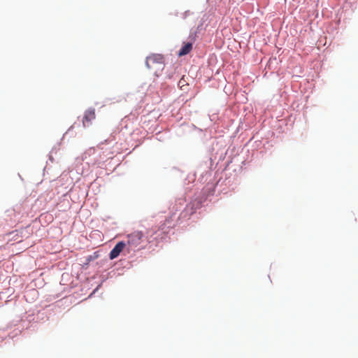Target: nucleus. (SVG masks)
<instances>
[{"label": "nucleus", "instance_id": "obj_5", "mask_svg": "<svg viewBox=\"0 0 358 358\" xmlns=\"http://www.w3.org/2000/svg\"><path fill=\"white\" fill-rule=\"evenodd\" d=\"M96 155L97 157H99L98 158H95L94 159L93 162H92V164L94 165V164H100L101 163L103 162L107 157L105 156L104 157H101V153L100 152H99L98 150H96L94 148H90L87 152L85 153V158H87L86 155Z\"/></svg>", "mask_w": 358, "mask_h": 358}, {"label": "nucleus", "instance_id": "obj_2", "mask_svg": "<svg viewBox=\"0 0 358 358\" xmlns=\"http://www.w3.org/2000/svg\"><path fill=\"white\" fill-rule=\"evenodd\" d=\"M143 234L141 231H135L127 236V244L131 250H135L142 243Z\"/></svg>", "mask_w": 358, "mask_h": 358}, {"label": "nucleus", "instance_id": "obj_1", "mask_svg": "<svg viewBox=\"0 0 358 358\" xmlns=\"http://www.w3.org/2000/svg\"><path fill=\"white\" fill-rule=\"evenodd\" d=\"M145 64L155 76H159L164 67V57L160 54H152L146 58Z\"/></svg>", "mask_w": 358, "mask_h": 358}, {"label": "nucleus", "instance_id": "obj_6", "mask_svg": "<svg viewBox=\"0 0 358 358\" xmlns=\"http://www.w3.org/2000/svg\"><path fill=\"white\" fill-rule=\"evenodd\" d=\"M125 247V243L122 241L117 243L115 246L110 251L109 257L110 259H113L119 256L120 252Z\"/></svg>", "mask_w": 358, "mask_h": 358}, {"label": "nucleus", "instance_id": "obj_3", "mask_svg": "<svg viewBox=\"0 0 358 358\" xmlns=\"http://www.w3.org/2000/svg\"><path fill=\"white\" fill-rule=\"evenodd\" d=\"M189 42L183 43V45L182 46V48L180 49V50L178 52V56L181 57V56L186 55L192 51V47H193V43H194V41L196 40V34L194 35L191 34L189 36Z\"/></svg>", "mask_w": 358, "mask_h": 358}, {"label": "nucleus", "instance_id": "obj_4", "mask_svg": "<svg viewBox=\"0 0 358 358\" xmlns=\"http://www.w3.org/2000/svg\"><path fill=\"white\" fill-rule=\"evenodd\" d=\"M96 118L95 110L94 108H88L85 110L83 119V125L84 127H89L92 120Z\"/></svg>", "mask_w": 358, "mask_h": 358}]
</instances>
